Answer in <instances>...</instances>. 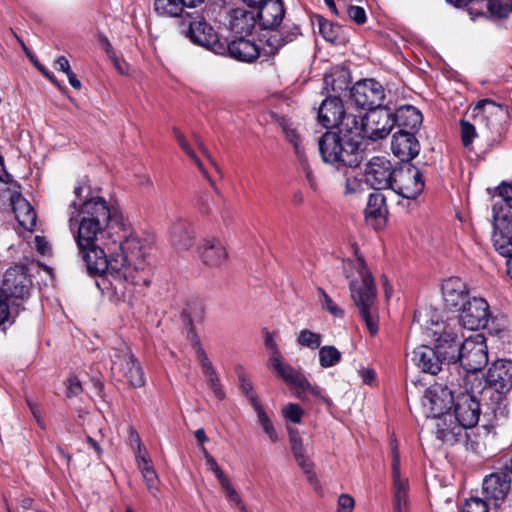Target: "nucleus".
Wrapping results in <instances>:
<instances>
[{"label": "nucleus", "mask_w": 512, "mask_h": 512, "mask_svg": "<svg viewBox=\"0 0 512 512\" xmlns=\"http://www.w3.org/2000/svg\"><path fill=\"white\" fill-rule=\"evenodd\" d=\"M239 387H240L241 391L246 394V396L248 397L249 400H250L251 394H255L253 392L252 382L245 376L239 377Z\"/></svg>", "instance_id": "0e129e2a"}, {"label": "nucleus", "mask_w": 512, "mask_h": 512, "mask_svg": "<svg viewBox=\"0 0 512 512\" xmlns=\"http://www.w3.org/2000/svg\"><path fill=\"white\" fill-rule=\"evenodd\" d=\"M204 0H154V11L163 17H182L184 21L191 18L187 8H195Z\"/></svg>", "instance_id": "b1692460"}, {"label": "nucleus", "mask_w": 512, "mask_h": 512, "mask_svg": "<svg viewBox=\"0 0 512 512\" xmlns=\"http://www.w3.org/2000/svg\"><path fill=\"white\" fill-rule=\"evenodd\" d=\"M187 20L188 27L182 32L194 44L209 48L217 43V33L202 17H197L196 19L191 16V18Z\"/></svg>", "instance_id": "412c9836"}, {"label": "nucleus", "mask_w": 512, "mask_h": 512, "mask_svg": "<svg viewBox=\"0 0 512 512\" xmlns=\"http://www.w3.org/2000/svg\"><path fill=\"white\" fill-rule=\"evenodd\" d=\"M201 449L208 469L214 473L217 480L220 481L225 478L227 475L220 468L215 458L207 451L206 448L202 447Z\"/></svg>", "instance_id": "3c124183"}, {"label": "nucleus", "mask_w": 512, "mask_h": 512, "mask_svg": "<svg viewBox=\"0 0 512 512\" xmlns=\"http://www.w3.org/2000/svg\"><path fill=\"white\" fill-rule=\"evenodd\" d=\"M482 107V100L478 101L477 104L473 107H470L466 113V116L472 118L474 123H469L468 121H461V128H475V126H495V121H486L485 114Z\"/></svg>", "instance_id": "ea45409f"}, {"label": "nucleus", "mask_w": 512, "mask_h": 512, "mask_svg": "<svg viewBox=\"0 0 512 512\" xmlns=\"http://www.w3.org/2000/svg\"><path fill=\"white\" fill-rule=\"evenodd\" d=\"M19 303L17 301L13 302V299L6 298L4 295L0 293V325L5 324L10 320L12 311L18 312Z\"/></svg>", "instance_id": "de8ad7c7"}, {"label": "nucleus", "mask_w": 512, "mask_h": 512, "mask_svg": "<svg viewBox=\"0 0 512 512\" xmlns=\"http://www.w3.org/2000/svg\"><path fill=\"white\" fill-rule=\"evenodd\" d=\"M202 262L210 267H219L227 259V251L222 242L214 237L205 238L199 247Z\"/></svg>", "instance_id": "393cba45"}, {"label": "nucleus", "mask_w": 512, "mask_h": 512, "mask_svg": "<svg viewBox=\"0 0 512 512\" xmlns=\"http://www.w3.org/2000/svg\"><path fill=\"white\" fill-rule=\"evenodd\" d=\"M34 246L36 250L42 255H46L50 251L47 240L42 236H36L34 238Z\"/></svg>", "instance_id": "680f3d73"}, {"label": "nucleus", "mask_w": 512, "mask_h": 512, "mask_svg": "<svg viewBox=\"0 0 512 512\" xmlns=\"http://www.w3.org/2000/svg\"><path fill=\"white\" fill-rule=\"evenodd\" d=\"M82 391V386L79 379L72 376L68 380L67 394L69 397L76 396Z\"/></svg>", "instance_id": "052dcab7"}, {"label": "nucleus", "mask_w": 512, "mask_h": 512, "mask_svg": "<svg viewBox=\"0 0 512 512\" xmlns=\"http://www.w3.org/2000/svg\"><path fill=\"white\" fill-rule=\"evenodd\" d=\"M176 140L182 150L188 155V157H194V150L192 149V143L187 135L177 130L175 134Z\"/></svg>", "instance_id": "4d7b16f0"}, {"label": "nucleus", "mask_w": 512, "mask_h": 512, "mask_svg": "<svg viewBox=\"0 0 512 512\" xmlns=\"http://www.w3.org/2000/svg\"><path fill=\"white\" fill-rule=\"evenodd\" d=\"M505 480H509V483H512V457L507 461L503 467L497 471Z\"/></svg>", "instance_id": "69168bd1"}, {"label": "nucleus", "mask_w": 512, "mask_h": 512, "mask_svg": "<svg viewBox=\"0 0 512 512\" xmlns=\"http://www.w3.org/2000/svg\"><path fill=\"white\" fill-rule=\"evenodd\" d=\"M493 206L494 212V232L492 235L493 246L496 251L504 257L512 254V221L507 215H498L496 207Z\"/></svg>", "instance_id": "6ab92c4d"}, {"label": "nucleus", "mask_w": 512, "mask_h": 512, "mask_svg": "<svg viewBox=\"0 0 512 512\" xmlns=\"http://www.w3.org/2000/svg\"><path fill=\"white\" fill-rule=\"evenodd\" d=\"M354 115L352 108H344L338 96H329L324 99L318 109V122L323 128H346V118Z\"/></svg>", "instance_id": "dca6fc26"}, {"label": "nucleus", "mask_w": 512, "mask_h": 512, "mask_svg": "<svg viewBox=\"0 0 512 512\" xmlns=\"http://www.w3.org/2000/svg\"><path fill=\"white\" fill-rule=\"evenodd\" d=\"M112 370L118 371L133 387H140L144 384V373L137 363L135 357L128 348L116 351L111 355Z\"/></svg>", "instance_id": "a211bd4d"}, {"label": "nucleus", "mask_w": 512, "mask_h": 512, "mask_svg": "<svg viewBox=\"0 0 512 512\" xmlns=\"http://www.w3.org/2000/svg\"><path fill=\"white\" fill-rule=\"evenodd\" d=\"M286 140L293 146L294 152L296 154L297 159H301L306 155L305 146L303 144V139L301 135L297 132V130H284Z\"/></svg>", "instance_id": "09e8293b"}, {"label": "nucleus", "mask_w": 512, "mask_h": 512, "mask_svg": "<svg viewBox=\"0 0 512 512\" xmlns=\"http://www.w3.org/2000/svg\"><path fill=\"white\" fill-rule=\"evenodd\" d=\"M250 402L256 412L257 420L262 427L263 432L267 435L268 439L275 443L279 440L278 434L274 428L273 423L270 418L263 410L262 406L259 403L258 397L256 394H251Z\"/></svg>", "instance_id": "4c0bfd02"}, {"label": "nucleus", "mask_w": 512, "mask_h": 512, "mask_svg": "<svg viewBox=\"0 0 512 512\" xmlns=\"http://www.w3.org/2000/svg\"><path fill=\"white\" fill-rule=\"evenodd\" d=\"M285 418L289 419L294 423H300L304 411L298 404L290 403L283 409Z\"/></svg>", "instance_id": "864d4df0"}, {"label": "nucleus", "mask_w": 512, "mask_h": 512, "mask_svg": "<svg viewBox=\"0 0 512 512\" xmlns=\"http://www.w3.org/2000/svg\"><path fill=\"white\" fill-rule=\"evenodd\" d=\"M229 55L242 62H253L260 56V49L254 41L246 36L236 38L228 43Z\"/></svg>", "instance_id": "7c9ffc66"}, {"label": "nucleus", "mask_w": 512, "mask_h": 512, "mask_svg": "<svg viewBox=\"0 0 512 512\" xmlns=\"http://www.w3.org/2000/svg\"><path fill=\"white\" fill-rule=\"evenodd\" d=\"M460 377L452 376L445 385L435 383L430 386L423 396V407L427 410V417L438 422L450 414L451 404L454 402V389L460 386Z\"/></svg>", "instance_id": "0eeeda50"}, {"label": "nucleus", "mask_w": 512, "mask_h": 512, "mask_svg": "<svg viewBox=\"0 0 512 512\" xmlns=\"http://www.w3.org/2000/svg\"><path fill=\"white\" fill-rule=\"evenodd\" d=\"M392 476L394 490V511L402 512L408 501V480L400 475V456L396 444L392 446Z\"/></svg>", "instance_id": "5701e85b"}, {"label": "nucleus", "mask_w": 512, "mask_h": 512, "mask_svg": "<svg viewBox=\"0 0 512 512\" xmlns=\"http://www.w3.org/2000/svg\"><path fill=\"white\" fill-rule=\"evenodd\" d=\"M388 216L386 199L380 192L372 193L365 209L366 221L375 229L385 226Z\"/></svg>", "instance_id": "a878e982"}, {"label": "nucleus", "mask_w": 512, "mask_h": 512, "mask_svg": "<svg viewBox=\"0 0 512 512\" xmlns=\"http://www.w3.org/2000/svg\"><path fill=\"white\" fill-rule=\"evenodd\" d=\"M425 333L427 337L434 340L436 351L450 363L456 361L457 353L460 348L457 334L453 331L450 324L434 319L433 317L426 322ZM455 368H458L456 362H453Z\"/></svg>", "instance_id": "6e6552de"}, {"label": "nucleus", "mask_w": 512, "mask_h": 512, "mask_svg": "<svg viewBox=\"0 0 512 512\" xmlns=\"http://www.w3.org/2000/svg\"><path fill=\"white\" fill-rule=\"evenodd\" d=\"M456 360L470 373L482 370L488 363V347L482 334H474L465 339L457 353Z\"/></svg>", "instance_id": "1a4fd4ad"}, {"label": "nucleus", "mask_w": 512, "mask_h": 512, "mask_svg": "<svg viewBox=\"0 0 512 512\" xmlns=\"http://www.w3.org/2000/svg\"><path fill=\"white\" fill-rule=\"evenodd\" d=\"M321 341H322V337L320 334L315 333L308 329L301 330L297 336L298 344L301 346L310 348V349L319 348Z\"/></svg>", "instance_id": "a18cd8bd"}, {"label": "nucleus", "mask_w": 512, "mask_h": 512, "mask_svg": "<svg viewBox=\"0 0 512 512\" xmlns=\"http://www.w3.org/2000/svg\"><path fill=\"white\" fill-rule=\"evenodd\" d=\"M461 512H488V505L480 498H471L465 502Z\"/></svg>", "instance_id": "603ef678"}, {"label": "nucleus", "mask_w": 512, "mask_h": 512, "mask_svg": "<svg viewBox=\"0 0 512 512\" xmlns=\"http://www.w3.org/2000/svg\"><path fill=\"white\" fill-rule=\"evenodd\" d=\"M354 132L368 130H327L319 139L322 160L338 170L357 167L362 158Z\"/></svg>", "instance_id": "20e7f679"}, {"label": "nucleus", "mask_w": 512, "mask_h": 512, "mask_svg": "<svg viewBox=\"0 0 512 512\" xmlns=\"http://www.w3.org/2000/svg\"><path fill=\"white\" fill-rule=\"evenodd\" d=\"M10 201L19 224L26 230H33L37 216L31 204L18 191L11 194Z\"/></svg>", "instance_id": "bb28decb"}, {"label": "nucleus", "mask_w": 512, "mask_h": 512, "mask_svg": "<svg viewBox=\"0 0 512 512\" xmlns=\"http://www.w3.org/2000/svg\"><path fill=\"white\" fill-rule=\"evenodd\" d=\"M350 84L349 71L342 67H335L324 76V85L328 92L340 97L341 93L348 90Z\"/></svg>", "instance_id": "473e14b6"}, {"label": "nucleus", "mask_w": 512, "mask_h": 512, "mask_svg": "<svg viewBox=\"0 0 512 512\" xmlns=\"http://www.w3.org/2000/svg\"><path fill=\"white\" fill-rule=\"evenodd\" d=\"M482 107L485 114L484 119L486 121H495L496 125L506 115L505 109L490 99H482Z\"/></svg>", "instance_id": "79ce46f5"}, {"label": "nucleus", "mask_w": 512, "mask_h": 512, "mask_svg": "<svg viewBox=\"0 0 512 512\" xmlns=\"http://www.w3.org/2000/svg\"><path fill=\"white\" fill-rule=\"evenodd\" d=\"M391 150L401 161H410L420 152V143L416 135L409 130H398L392 135Z\"/></svg>", "instance_id": "aec40b11"}, {"label": "nucleus", "mask_w": 512, "mask_h": 512, "mask_svg": "<svg viewBox=\"0 0 512 512\" xmlns=\"http://www.w3.org/2000/svg\"><path fill=\"white\" fill-rule=\"evenodd\" d=\"M390 189L402 198L416 199L424 189L421 171L414 165L397 168Z\"/></svg>", "instance_id": "f8f14e48"}, {"label": "nucleus", "mask_w": 512, "mask_h": 512, "mask_svg": "<svg viewBox=\"0 0 512 512\" xmlns=\"http://www.w3.org/2000/svg\"><path fill=\"white\" fill-rule=\"evenodd\" d=\"M442 293L446 305L458 310L470 298L465 283L459 278H449L444 281Z\"/></svg>", "instance_id": "c85d7f7f"}, {"label": "nucleus", "mask_w": 512, "mask_h": 512, "mask_svg": "<svg viewBox=\"0 0 512 512\" xmlns=\"http://www.w3.org/2000/svg\"><path fill=\"white\" fill-rule=\"evenodd\" d=\"M289 440L292 452L298 465L306 474L311 473L312 463L306 453L302 438L297 430L289 429Z\"/></svg>", "instance_id": "c9c22d12"}, {"label": "nucleus", "mask_w": 512, "mask_h": 512, "mask_svg": "<svg viewBox=\"0 0 512 512\" xmlns=\"http://www.w3.org/2000/svg\"><path fill=\"white\" fill-rule=\"evenodd\" d=\"M137 459L139 469L149 493L153 497H157L159 493V478L156 471L154 470L150 460L145 455H139Z\"/></svg>", "instance_id": "e433bc0d"}, {"label": "nucleus", "mask_w": 512, "mask_h": 512, "mask_svg": "<svg viewBox=\"0 0 512 512\" xmlns=\"http://www.w3.org/2000/svg\"><path fill=\"white\" fill-rule=\"evenodd\" d=\"M264 344L270 353L267 363L268 367L276 371L287 384L293 385L297 389L298 397L301 398V394L306 392L311 393L316 397H321L318 387L311 385L301 372L283 361L282 354L272 333L267 332L265 334Z\"/></svg>", "instance_id": "423d86ee"}, {"label": "nucleus", "mask_w": 512, "mask_h": 512, "mask_svg": "<svg viewBox=\"0 0 512 512\" xmlns=\"http://www.w3.org/2000/svg\"><path fill=\"white\" fill-rule=\"evenodd\" d=\"M481 414L480 402L474 391L460 392L454 399V413L435 424V433L441 441L453 445L462 436L463 429L477 425Z\"/></svg>", "instance_id": "7ed1b4c3"}, {"label": "nucleus", "mask_w": 512, "mask_h": 512, "mask_svg": "<svg viewBox=\"0 0 512 512\" xmlns=\"http://www.w3.org/2000/svg\"><path fill=\"white\" fill-rule=\"evenodd\" d=\"M393 128V115L383 104L364 111L357 110L346 118V128Z\"/></svg>", "instance_id": "ddd939ff"}, {"label": "nucleus", "mask_w": 512, "mask_h": 512, "mask_svg": "<svg viewBox=\"0 0 512 512\" xmlns=\"http://www.w3.org/2000/svg\"><path fill=\"white\" fill-rule=\"evenodd\" d=\"M362 189V183L357 178H347L345 182V194H355Z\"/></svg>", "instance_id": "bf43d9fd"}, {"label": "nucleus", "mask_w": 512, "mask_h": 512, "mask_svg": "<svg viewBox=\"0 0 512 512\" xmlns=\"http://www.w3.org/2000/svg\"><path fill=\"white\" fill-rule=\"evenodd\" d=\"M219 484L221 485V488H222L223 492L225 493V496H226L227 500L230 503L234 504L242 512H247L246 506L242 502L239 494L235 490V488L232 485V483H231L230 479L228 478V476H226L225 478L221 479L219 481Z\"/></svg>", "instance_id": "37998d69"}, {"label": "nucleus", "mask_w": 512, "mask_h": 512, "mask_svg": "<svg viewBox=\"0 0 512 512\" xmlns=\"http://www.w3.org/2000/svg\"><path fill=\"white\" fill-rule=\"evenodd\" d=\"M411 361L421 371L436 375L441 371L442 365L447 361L436 351L427 345H421L412 351Z\"/></svg>", "instance_id": "4be33fe9"}, {"label": "nucleus", "mask_w": 512, "mask_h": 512, "mask_svg": "<svg viewBox=\"0 0 512 512\" xmlns=\"http://www.w3.org/2000/svg\"><path fill=\"white\" fill-rule=\"evenodd\" d=\"M74 195L68 222L88 272L101 275L119 296L130 287H148L150 241L132 230L118 207L93 195L85 182L74 187Z\"/></svg>", "instance_id": "f257e3e1"}, {"label": "nucleus", "mask_w": 512, "mask_h": 512, "mask_svg": "<svg viewBox=\"0 0 512 512\" xmlns=\"http://www.w3.org/2000/svg\"><path fill=\"white\" fill-rule=\"evenodd\" d=\"M354 267L358 271L360 280L350 281L351 298L358 308L359 315L365 322L370 334L375 335L379 330L375 282L367 270L366 263L362 257L356 258Z\"/></svg>", "instance_id": "39448f33"}, {"label": "nucleus", "mask_w": 512, "mask_h": 512, "mask_svg": "<svg viewBox=\"0 0 512 512\" xmlns=\"http://www.w3.org/2000/svg\"><path fill=\"white\" fill-rule=\"evenodd\" d=\"M194 232L185 221H179L173 225L171 231V243L177 251L189 250L194 241Z\"/></svg>", "instance_id": "72a5a7b5"}, {"label": "nucleus", "mask_w": 512, "mask_h": 512, "mask_svg": "<svg viewBox=\"0 0 512 512\" xmlns=\"http://www.w3.org/2000/svg\"><path fill=\"white\" fill-rule=\"evenodd\" d=\"M54 66L57 70L64 72L67 74L69 71H71L69 61L66 57L60 56L58 57L55 62Z\"/></svg>", "instance_id": "338daca9"}, {"label": "nucleus", "mask_w": 512, "mask_h": 512, "mask_svg": "<svg viewBox=\"0 0 512 512\" xmlns=\"http://www.w3.org/2000/svg\"><path fill=\"white\" fill-rule=\"evenodd\" d=\"M478 137L476 130H461V140L466 148H470L473 140Z\"/></svg>", "instance_id": "e2e57ef3"}, {"label": "nucleus", "mask_w": 512, "mask_h": 512, "mask_svg": "<svg viewBox=\"0 0 512 512\" xmlns=\"http://www.w3.org/2000/svg\"><path fill=\"white\" fill-rule=\"evenodd\" d=\"M396 170L388 158L374 156L365 164V181L376 190L390 189Z\"/></svg>", "instance_id": "2eb2a0df"}, {"label": "nucleus", "mask_w": 512, "mask_h": 512, "mask_svg": "<svg viewBox=\"0 0 512 512\" xmlns=\"http://www.w3.org/2000/svg\"><path fill=\"white\" fill-rule=\"evenodd\" d=\"M317 291L322 308L327 310L334 317L342 318L344 316V310L332 300L324 289L318 288Z\"/></svg>", "instance_id": "49530a36"}, {"label": "nucleus", "mask_w": 512, "mask_h": 512, "mask_svg": "<svg viewBox=\"0 0 512 512\" xmlns=\"http://www.w3.org/2000/svg\"><path fill=\"white\" fill-rule=\"evenodd\" d=\"M257 7L259 23L266 30L261 35V42L267 55L276 54L284 45L300 35V29L295 24H284L281 29H276L285 15L282 0H264Z\"/></svg>", "instance_id": "f03ea898"}, {"label": "nucleus", "mask_w": 512, "mask_h": 512, "mask_svg": "<svg viewBox=\"0 0 512 512\" xmlns=\"http://www.w3.org/2000/svg\"><path fill=\"white\" fill-rule=\"evenodd\" d=\"M341 353L334 346H323L319 349V363L323 368L335 366L341 361Z\"/></svg>", "instance_id": "a19ab883"}, {"label": "nucleus", "mask_w": 512, "mask_h": 512, "mask_svg": "<svg viewBox=\"0 0 512 512\" xmlns=\"http://www.w3.org/2000/svg\"><path fill=\"white\" fill-rule=\"evenodd\" d=\"M299 161V165H300V168L301 170L304 172L305 174V179H306V182L308 184V186L316 191L318 189V186H319V182H318V178L308 160V157L305 156L301 159H298Z\"/></svg>", "instance_id": "8fccbe9b"}, {"label": "nucleus", "mask_w": 512, "mask_h": 512, "mask_svg": "<svg viewBox=\"0 0 512 512\" xmlns=\"http://www.w3.org/2000/svg\"><path fill=\"white\" fill-rule=\"evenodd\" d=\"M494 198H499L503 201L508 208H512V184L502 183L498 189Z\"/></svg>", "instance_id": "5fc2aeb1"}, {"label": "nucleus", "mask_w": 512, "mask_h": 512, "mask_svg": "<svg viewBox=\"0 0 512 512\" xmlns=\"http://www.w3.org/2000/svg\"><path fill=\"white\" fill-rule=\"evenodd\" d=\"M459 323L468 330H478L487 326L490 307L482 297H470L459 309Z\"/></svg>", "instance_id": "4468645a"}, {"label": "nucleus", "mask_w": 512, "mask_h": 512, "mask_svg": "<svg viewBox=\"0 0 512 512\" xmlns=\"http://www.w3.org/2000/svg\"><path fill=\"white\" fill-rule=\"evenodd\" d=\"M391 130H368V132H354L359 139L360 153L370 147L375 148V145L387 138Z\"/></svg>", "instance_id": "58836bf2"}, {"label": "nucleus", "mask_w": 512, "mask_h": 512, "mask_svg": "<svg viewBox=\"0 0 512 512\" xmlns=\"http://www.w3.org/2000/svg\"><path fill=\"white\" fill-rule=\"evenodd\" d=\"M110 59L113 62L115 69L120 74H125L127 72V63L125 61L119 59L115 54L111 55Z\"/></svg>", "instance_id": "774afa93"}, {"label": "nucleus", "mask_w": 512, "mask_h": 512, "mask_svg": "<svg viewBox=\"0 0 512 512\" xmlns=\"http://www.w3.org/2000/svg\"><path fill=\"white\" fill-rule=\"evenodd\" d=\"M350 99L355 104L352 110H366L374 106H381L385 99V90L382 84L373 78L358 80L350 89Z\"/></svg>", "instance_id": "9d476101"}, {"label": "nucleus", "mask_w": 512, "mask_h": 512, "mask_svg": "<svg viewBox=\"0 0 512 512\" xmlns=\"http://www.w3.org/2000/svg\"><path fill=\"white\" fill-rule=\"evenodd\" d=\"M319 33L323 36L326 41L336 42L339 38L340 27L334 25L332 22L319 18L318 20Z\"/></svg>", "instance_id": "c03bdc74"}, {"label": "nucleus", "mask_w": 512, "mask_h": 512, "mask_svg": "<svg viewBox=\"0 0 512 512\" xmlns=\"http://www.w3.org/2000/svg\"><path fill=\"white\" fill-rule=\"evenodd\" d=\"M256 26V14L244 8H235L229 14V29L239 37L252 33Z\"/></svg>", "instance_id": "cd10ccee"}, {"label": "nucleus", "mask_w": 512, "mask_h": 512, "mask_svg": "<svg viewBox=\"0 0 512 512\" xmlns=\"http://www.w3.org/2000/svg\"><path fill=\"white\" fill-rule=\"evenodd\" d=\"M511 484L500 474L494 472L486 476L483 481V492L488 500H493L495 506H499L506 498Z\"/></svg>", "instance_id": "c756f323"}, {"label": "nucleus", "mask_w": 512, "mask_h": 512, "mask_svg": "<svg viewBox=\"0 0 512 512\" xmlns=\"http://www.w3.org/2000/svg\"><path fill=\"white\" fill-rule=\"evenodd\" d=\"M346 13L348 14L349 18L358 25H362L366 22V12L364 8L360 6L350 5L346 8Z\"/></svg>", "instance_id": "6e6d98bb"}, {"label": "nucleus", "mask_w": 512, "mask_h": 512, "mask_svg": "<svg viewBox=\"0 0 512 512\" xmlns=\"http://www.w3.org/2000/svg\"><path fill=\"white\" fill-rule=\"evenodd\" d=\"M355 506L354 499L348 494H341L338 498L337 512H352Z\"/></svg>", "instance_id": "13d9d810"}, {"label": "nucleus", "mask_w": 512, "mask_h": 512, "mask_svg": "<svg viewBox=\"0 0 512 512\" xmlns=\"http://www.w3.org/2000/svg\"><path fill=\"white\" fill-rule=\"evenodd\" d=\"M422 121L421 111L412 105L401 106L393 116V126L398 128H418Z\"/></svg>", "instance_id": "f704fd0d"}, {"label": "nucleus", "mask_w": 512, "mask_h": 512, "mask_svg": "<svg viewBox=\"0 0 512 512\" xmlns=\"http://www.w3.org/2000/svg\"><path fill=\"white\" fill-rule=\"evenodd\" d=\"M32 280L28 274L27 268L22 265H16L9 268L3 277L0 293L6 298L14 301H24L30 296Z\"/></svg>", "instance_id": "9b49d317"}, {"label": "nucleus", "mask_w": 512, "mask_h": 512, "mask_svg": "<svg viewBox=\"0 0 512 512\" xmlns=\"http://www.w3.org/2000/svg\"><path fill=\"white\" fill-rule=\"evenodd\" d=\"M486 383L488 387L483 388L480 393L487 395L491 390L498 394H504L512 388V361L499 359L492 363L487 371Z\"/></svg>", "instance_id": "f3484780"}, {"label": "nucleus", "mask_w": 512, "mask_h": 512, "mask_svg": "<svg viewBox=\"0 0 512 512\" xmlns=\"http://www.w3.org/2000/svg\"><path fill=\"white\" fill-rule=\"evenodd\" d=\"M197 357L201 363L202 372L206 378V382H207L209 388L211 389L214 396L218 400H223L225 398V392L222 389L220 380L212 366V363L208 359L207 354L205 353L204 349L201 346H199L197 348Z\"/></svg>", "instance_id": "2f4dec72"}]
</instances>
